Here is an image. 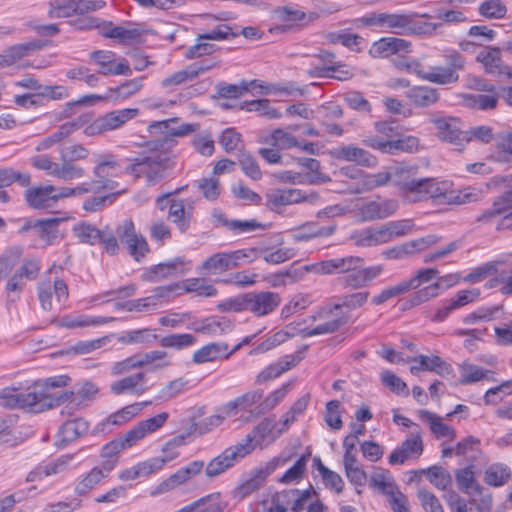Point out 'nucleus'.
<instances>
[{"mask_svg":"<svg viewBox=\"0 0 512 512\" xmlns=\"http://www.w3.org/2000/svg\"><path fill=\"white\" fill-rule=\"evenodd\" d=\"M414 17V13L370 12L356 18L353 23L356 28L376 27L386 33L414 35L419 31Z\"/></svg>","mask_w":512,"mask_h":512,"instance_id":"nucleus-1","label":"nucleus"},{"mask_svg":"<svg viewBox=\"0 0 512 512\" xmlns=\"http://www.w3.org/2000/svg\"><path fill=\"white\" fill-rule=\"evenodd\" d=\"M171 365L172 359L166 351L152 350L114 362L110 368V373L112 376H121L142 368H146L150 372H156Z\"/></svg>","mask_w":512,"mask_h":512,"instance_id":"nucleus-2","label":"nucleus"},{"mask_svg":"<svg viewBox=\"0 0 512 512\" xmlns=\"http://www.w3.org/2000/svg\"><path fill=\"white\" fill-rule=\"evenodd\" d=\"M258 257H260V251L256 248L218 252L207 258L202 263L200 270L207 274H219L250 263Z\"/></svg>","mask_w":512,"mask_h":512,"instance_id":"nucleus-3","label":"nucleus"},{"mask_svg":"<svg viewBox=\"0 0 512 512\" xmlns=\"http://www.w3.org/2000/svg\"><path fill=\"white\" fill-rule=\"evenodd\" d=\"M42 391L41 386H30L26 390L5 387L0 390V405L9 409L18 408L40 413L38 402L41 400Z\"/></svg>","mask_w":512,"mask_h":512,"instance_id":"nucleus-4","label":"nucleus"},{"mask_svg":"<svg viewBox=\"0 0 512 512\" xmlns=\"http://www.w3.org/2000/svg\"><path fill=\"white\" fill-rule=\"evenodd\" d=\"M138 108L117 109L99 116L84 128L86 136H96L121 129L139 115Z\"/></svg>","mask_w":512,"mask_h":512,"instance_id":"nucleus-5","label":"nucleus"},{"mask_svg":"<svg viewBox=\"0 0 512 512\" xmlns=\"http://www.w3.org/2000/svg\"><path fill=\"white\" fill-rule=\"evenodd\" d=\"M320 195L313 190H302L298 188H276L266 194V205L273 211H279L282 207L310 203L317 204Z\"/></svg>","mask_w":512,"mask_h":512,"instance_id":"nucleus-6","label":"nucleus"},{"mask_svg":"<svg viewBox=\"0 0 512 512\" xmlns=\"http://www.w3.org/2000/svg\"><path fill=\"white\" fill-rule=\"evenodd\" d=\"M30 164L38 170L45 171L48 176L65 182L80 179L85 175V169L68 162L57 163L47 154H36L30 157Z\"/></svg>","mask_w":512,"mask_h":512,"instance_id":"nucleus-7","label":"nucleus"},{"mask_svg":"<svg viewBox=\"0 0 512 512\" xmlns=\"http://www.w3.org/2000/svg\"><path fill=\"white\" fill-rule=\"evenodd\" d=\"M438 274L439 272L435 268L421 269L412 278L383 289L379 294L372 297L371 303L381 305L390 299L406 294L410 290L418 289L421 285L437 278Z\"/></svg>","mask_w":512,"mask_h":512,"instance_id":"nucleus-8","label":"nucleus"},{"mask_svg":"<svg viewBox=\"0 0 512 512\" xmlns=\"http://www.w3.org/2000/svg\"><path fill=\"white\" fill-rule=\"evenodd\" d=\"M41 270L38 260H26L15 272L8 278L4 292L8 304H14L20 300L27 282L35 280Z\"/></svg>","mask_w":512,"mask_h":512,"instance_id":"nucleus-9","label":"nucleus"},{"mask_svg":"<svg viewBox=\"0 0 512 512\" xmlns=\"http://www.w3.org/2000/svg\"><path fill=\"white\" fill-rule=\"evenodd\" d=\"M398 202L394 199L376 198L373 200H356L353 204L355 216L362 222L382 220L396 213Z\"/></svg>","mask_w":512,"mask_h":512,"instance_id":"nucleus-10","label":"nucleus"},{"mask_svg":"<svg viewBox=\"0 0 512 512\" xmlns=\"http://www.w3.org/2000/svg\"><path fill=\"white\" fill-rule=\"evenodd\" d=\"M250 453V446L238 445L237 443L229 446L204 467L205 475L209 479H214L234 467Z\"/></svg>","mask_w":512,"mask_h":512,"instance_id":"nucleus-11","label":"nucleus"},{"mask_svg":"<svg viewBox=\"0 0 512 512\" xmlns=\"http://www.w3.org/2000/svg\"><path fill=\"white\" fill-rule=\"evenodd\" d=\"M116 233L135 261H141L150 252L146 238L137 232L135 224L131 219H125L119 224L116 228Z\"/></svg>","mask_w":512,"mask_h":512,"instance_id":"nucleus-12","label":"nucleus"},{"mask_svg":"<svg viewBox=\"0 0 512 512\" xmlns=\"http://www.w3.org/2000/svg\"><path fill=\"white\" fill-rule=\"evenodd\" d=\"M165 164L160 154L151 153L146 156H139L133 163L125 168L127 174L135 177L146 176L148 181L155 183L163 177Z\"/></svg>","mask_w":512,"mask_h":512,"instance_id":"nucleus-13","label":"nucleus"},{"mask_svg":"<svg viewBox=\"0 0 512 512\" xmlns=\"http://www.w3.org/2000/svg\"><path fill=\"white\" fill-rule=\"evenodd\" d=\"M121 174V164L111 154L100 156L98 163L93 169L94 182L100 191L115 190L118 187V183L112 178L119 177Z\"/></svg>","mask_w":512,"mask_h":512,"instance_id":"nucleus-14","label":"nucleus"},{"mask_svg":"<svg viewBox=\"0 0 512 512\" xmlns=\"http://www.w3.org/2000/svg\"><path fill=\"white\" fill-rule=\"evenodd\" d=\"M38 300L44 311L53 310V296L59 304H64L69 296L67 283L61 278L48 279L38 283Z\"/></svg>","mask_w":512,"mask_h":512,"instance_id":"nucleus-15","label":"nucleus"},{"mask_svg":"<svg viewBox=\"0 0 512 512\" xmlns=\"http://www.w3.org/2000/svg\"><path fill=\"white\" fill-rule=\"evenodd\" d=\"M90 59L98 67L102 76H130L132 69L125 59H117L116 54L108 50H97L90 54Z\"/></svg>","mask_w":512,"mask_h":512,"instance_id":"nucleus-16","label":"nucleus"},{"mask_svg":"<svg viewBox=\"0 0 512 512\" xmlns=\"http://www.w3.org/2000/svg\"><path fill=\"white\" fill-rule=\"evenodd\" d=\"M359 265H363V259L358 256L336 257L323 260L315 264L306 265V272H313L320 275H329L335 273L347 274Z\"/></svg>","mask_w":512,"mask_h":512,"instance_id":"nucleus-17","label":"nucleus"},{"mask_svg":"<svg viewBox=\"0 0 512 512\" xmlns=\"http://www.w3.org/2000/svg\"><path fill=\"white\" fill-rule=\"evenodd\" d=\"M281 304V297L272 291L247 292V312L255 317H265L273 313Z\"/></svg>","mask_w":512,"mask_h":512,"instance_id":"nucleus-18","label":"nucleus"},{"mask_svg":"<svg viewBox=\"0 0 512 512\" xmlns=\"http://www.w3.org/2000/svg\"><path fill=\"white\" fill-rule=\"evenodd\" d=\"M114 469L113 461H103L99 466H94L89 472L81 475L74 486V492L78 496H86L101 485Z\"/></svg>","mask_w":512,"mask_h":512,"instance_id":"nucleus-19","label":"nucleus"},{"mask_svg":"<svg viewBox=\"0 0 512 512\" xmlns=\"http://www.w3.org/2000/svg\"><path fill=\"white\" fill-rule=\"evenodd\" d=\"M481 220L495 223L497 229H512V189L496 200Z\"/></svg>","mask_w":512,"mask_h":512,"instance_id":"nucleus-20","label":"nucleus"},{"mask_svg":"<svg viewBox=\"0 0 512 512\" xmlns=\"http://www.w3.org/2000/svg\"><path fill=\"white\" fill-rule=\"evenodd\" d=\"M190 270V265L183 258L177 257L167 262L151 266L142 278L148 282H158L168 278H175L186 274Z\"/></svg>","mask_w":512,"mask_h":512,"instance_id":"nucleus-21","label":"nucleus"},{"mask_svg":"<svg viewBox=\"0 0 512 512\" xmlns=\"http://www.w3.org/2000/svg\"><path fill=\"white\" fill-rule=\"evenodd\" d=\"M280 463L281 459L279 457H274L264 466L253 470L249 477L237 486L235 491L236 496L243 499L258 490L267 477L277 469Z\"/></svg>","mask_w":512,"mask_h":512,"instance_id":"nucleus-22","label":"nucleus"},{"mask_svg":"<svg viewBox=\"0 0 512 512\" xmlns=\"http://www.w3.org/2000/svg\"><path fill=\"white\" fill-rule=\"evenodd\" d=\"M38 405H40V412L60 407L62 416H73L84 409V406L73 396V391H62L58 396H47L42 393Z\"/></svg>","mask_w":512,"mask_h":512,"instance_id":"nucleus-23","label":"nucleus"},{"mask_svg":"<svg viewBox=\"0 0 512 512\" xmlns=\"http://www.w3.org/2000/svg\"><path fill=\"white\" fill-rule=\"evenodd\" d=\"M143 80L144 77L127 80L117 87L109 88L106 96L86 95L80 98L77 103L85 104L87 102H99L106 98H110L115 101H124L137 94L143 88Z\"/></svg>","mask_w":512,"mask_h":512,"instance_id":"nucleus-24","label":"nucleus"},{"mask_svg":"<svg viewBox=\"0 0 512 512\" xmlns=\"http://www.w3.org/2000/svg\"><path fill=\"white\" fill-rule=\"evenodd\" d=\"M411 47V42L406 39L385 36L372 43L369 55L373 58H388L396 54L410 53Z\"/></svg>","mask_w":512,"mask_h":512,"instance_id":"nucleus-25","label":"nucleus"},{"mask_svg":"<svg viewBox=\"0 0 512 512\" xmlns=\"http://www.w3.org/2000/svg\"><path fill=\"white\" fill-rule=\"evenodd\" d=\"M262 398L261 391H249L232 401L224 404L220 408V414L212 416L210 421L212 424L219 425L225 418L234 417L238 411H244L253 406Z\"/></svg>","mask_w":512,"mask_h":512,"instance_id":"nucleus-26","label":"nucleus"},{"mask_svg":"<svg viewBox=\"0 0 512 512\" xmlns=\"http://www.w3.org/2000/svg\"><path fill=\"white\" fill-rule=\"evenodd\" d=\"M411 171L412 168L395 167L393 171L382 170L377 173L363 172L358 186H355L353 189V194H362L385 186L394 176H400L404 173H410Z\"/></svg>","mask_w":512,"mask_h":512,"instance_id":"nucleus-27","label":"nucleus"},{"mask_svg":"<svg viewBox=\"0 0 512 512\" xmlns=\"http://www.w3.org/2000/svg\"><path fill=\"white\" fill-rule=\"evenodd\" d=\"M411 171L412 168L395 167L393 171L382 170L377 173L363 172L358 186H355L353 189V194H362L385 186L394 176H400L404 173H410Z\"/></svg>","mask_w":512,"mask_h":512,"instance_id":"nucleus-28","label":"nucleus"},{"mask_svg":"<svg viewBox=\"0 0 512 512\" xmlns=\"http://www.w3.org/2000/svg\"><path fill=\"white\" fill-rule=\"evenodd\" d=\"M24 199L29 207L36 210H49L57 206L55 186L52 184L28 186Z\"/></svg>","mask_w":512,"mask_h":512,"instance_id":"nucleus-29","label":"nucleus"},{"mask_svg":"<svg viewBox=\"0 0 512 512\" xmlns=\"http://www.w3.org/2000/svg\"><path fill=\"white\" fill-rule=\"evenodd\" d=\"M275 424L271 419L262 420L251 433L247 434L246 437L238 442V445L250 446L251 453L254 449L259 446L261 448L267 447L273 443L280 435L278 431L275 432Z\"/></svg>","mask_w":512,"mask_h":512,"instance_id":"nucleus-30","label":"nucleus"},{"mask_svg":"<svg viewBox=\"0 0 512 512\" xmlns=\"http://www.w3.org/2000/svg\"><path fill=\"white\" fill-rule=\"evenodd\" d=\"M150 387L147 385V376L144 372H138L125 376L111 383L110 391L112 394L141 396L145 394Z\"/></svg>","mask_w":512,"mask_h":512,"instance_id":"nucleus-31","label":"nucleus"},{"mask_svg":"<svg viewBox=\"0 0 512 512\" xmlns=\"http://www.w3.org/2000/svg\"><path fill=\"white\" fill-rule=\"evenodd\" d=\"M72 460V454H65L53 461L40 463L27 474L26 482H38L46 477L61 474L69 469Z\"/></svg>","mask_w":512,"mask_h":512,"instance_id":"nucleus-32","label":"nucleus"},{"mask_svg":"<svg viewBox=\"0 0 512 512\" xmlns=\"http://www.w3.org/2000/svg\"><path fill=\"white\" fill-rule=\"evenodd\" d=\"M332 156L338 160L355 162L364 167L377 165V158L368 151L353 144L343 145L332 151Z\"/></svg>","mask_w":512,"mask_h":512,"instance_id":"nucleus-33","label":"nucleus"},{"mask_svg":"<svg viewBox=\"0 0 512 512\" xmlns=\"http://www.w3.org/2000/svg\"><path fill=\"white\" fill-rule=\"evenodd\" d=\"M363 143L370 148L390 154H393L396 151L412 153L417 151L419 147V140L415 136H406L403 138L398 137L396 140H389L385 142H380L376 139L363 140Z\"/></svg>","mask_w":512,"mask_h":512,"instance_id":"nucleus-34","label":"nucleus"},{"mask_svg":"<svg viewBox=\"0 0 512 512\" xmlns=\"http://www.w3.org/2000/svg\"><path fill=\"white\" fill-rule=\"evenodd\" d=\"M476 59L483 65L485 72L488 74L507 76V71L511 69L510 66L504 65L501 50L497 47L483 49L478 53Z\"/></svg>","mask_w":512,"mask_h":512,"instance_id":"nucleus-35","label":"nucleus"},{"mask_svg":"<svg viewBox=\"0 0 512 512\" xmlns=\"http://www.w3.org/2000/svg\"><path fill=\"white\" fill-rule=\"evenodd\" d=\"M406 70L409 73L417 75L420 79L436 84H446L448 82V70L444 67H424L419 61L413 59L407 61Z\"/></svg>","mask_w":512,"mask_h":512,"instance_id":"nucleus-36","label":"nucleus"},{"mask_svg":"<svg viewBox=\"0 0 512 512\" xmlns=\"http://www.w3.org/2000/svg\"><path fill=\"white\" fill-rule=\"evenodd\" d=\"M423 452L422 439L419 435H413L406 439L402 445L395 450L389 456V463L391 465L403 464L407 459L411 457H418Z\"/></svg>","mask_w":512,"mask_h":512,"instance_id":"nucleus-37","label":"nucleus"},{"mask_svg":"<svg viewBox=\"0 0 512 512\" xmlns=\"http://www.w3.org/2000/svg\"><path fill=\"white\" fill-rule=\"evenodd\" d=\"M227 503L219 492H214L187 504L175 512H224Z\"/></svg>","mask_w":512,"mask_h":512,"instance_id":"nucleus-38","label":"nucleus"},{"mask_svg":"<svg viewBox=\"0 0 512 512\" xmlns=\"http://www.w3.org/2000/svg\"><path fill=\"white\" fill-rule=\"evenodd\" d=\"M350 239L358 247H374L388 243L382 225L355 230Z\"/></svg>","mask_w":512,"mask_h":512,"instance_id":"nucleus-39","label":"nucleus"},{"mask_svg":"<svg viewBox=\"0 0 512 512\" xmlns=\"http://www.w3.org/2000/svg\"><path fill=\"white\" fill-rule=\"evenodd\" d=\"M228 359V344L225 342H212L200 349L196 350L193 354L192 360L195 364H204L219 360Z\"/></svg>","mask_w":512,"mask_h":512,"instance_id":"nucleus-40","label":"nucleus"},{"mask_svg":"<svg viewBox=\"0 0 512 512\" xmlns=\"http://www.w3.org/2000/svg\"><path fill=\"white\" fill-rule=\"evenodd\" d=\"M89 423L83 418H74L66 421L58 431V440L62 446L76 441L87 434Z\"/></svg>","mask_w":512,"mask_h":512,"instance_id":"nucleus-41","label":"nucleus"},{"mask_svg":"<svg viewBox=\"0 0 512 512\" xmlns=\"http://www.w3.org/2000/svg\"><path fill=\"white\" fill-rule=\"evenodd\" d=\"M402 192L403 196L410 201L428 200V184L427 178L410 179L403 181H395Z\"/></svg>","mask_w":512,"mask_h":512,"instance_id":"nucleus-42","label":"nucleus"},{"mask_svg":"<svg viewBox=\"0 0 512 512\" xmlns=\"http://www.w3.org/2000/svg\"><path fill=\"white\" fill-rule=\"evenodd\" d=\"M81 127L79 121H72L63 123L54 133L43 138L36 146V151L42 152L49 150L53 146L58 143H61L63 140L68 138L71 134H73L76 130Z\"/></svg>","mask_w":512,"mask_h":512,"instance_id":"nucleus-43","label":"nucleus"},{"mask_svg":"<svg viewBox=\"0 0 512 512\" xmlns=\"http://www.w3.org/2000/svg\"><path fill=\"white\" fill-rule=\"evenodd\" d=\"M186 444V436L185 435H177L174 438L167 441L162 447V455L158 457L150 458V461L156 463L157 472L163 469L165 464L175 460L179 457L180 452L179 448Z\"/></svg>","mask_w":512,"mask_h":512,"instance_id":"nucleus-44","label":"nucleus"},{"mask_svg":"<svg viewBox=\"0 0 512 512\" xmlns=\"http://www.w3.org/2000/svg\"><path fill=\"white\" fill-rule=\"evenodd\" d=\"M168 215L179 231L185 233L190 226L192 207L186 209L184 201L181 199L171 200Z\"/></svg>","mask_w":512,"mask_h":512,"instance_id":"nucleus-45","label":"nucleus"},{"mask_svg":"<svg viewBox=\"0 0 512 512\" xmlns=\"http://www.w3.org/2000/svg\"><path fill=\"white\" fill-rule=\"evenodd\" d=\"M409 101L418 107H428L435 104L439 99L436 89L428 86H415L405 93Z\"/></svg>","mask_w":512,"mask_h":512,"instance_id":"nucleus-46","label":"nucleus"},{"mask_svg":"<svg viewBox=\"0 0 512 512\" xmlns=\"http://www.w3.org/2000/svg\"><path fill=\"white\" fill-rule=\"evenodd\" d=\"M455 479L458 488L467 495L471 496L474 491H482V486L475 477L473 463L456 470Z\"/></svg>","mask_w":512,"mask_h":512,"instance_id":"nucleus-47","label":"nucleus"},{"mask_svg":"<svg viewBox=\"0 0 512 512\" xmlns=\"http://www.w3.org/2000/svg\"><path fill=\"white\" fill-rule=\"evenodd\" d=\"M211 68V65H204L195 63L184 70H180L172 74L171 76L162 80V86L167 88L171 86L180 85L188 80L197 77L200 73H203Z\"/></svg>","mask_w":512,"mask_h":512,"instance_id":"nucleus-48","label":"nucleus"},{"mask_svg":"<svg viewBox=\"0 0 512 512\" xmlns=\"http://www.w3.org/2000/svg\"><path fill=\"white\" fill-rule=\"evenodd\" d=\"M115 320L114 317H104V316H90V315H77V316H65L61 320V325L63 327L72 329V328H81V327H96L105 325L107 323L113 322Z\"/></svg>","mask_w":512,"mask_h":512,"instance_id":"nucleus-49","label":"nucleus"},{"mask_svg":"<svg viewBox=\"0 0 512 512\" xmlns=\"http://www.w3.org/2000/svg\"><path fill=\"white\" fill-rule=\"evenodd\" d=\"M326 40L330 44H341L355 52L361 51V44L364 42L363 37L358 34L351 33L348 29L329 32L326 35Z\"/></svg>","mask_w":512,"mask_h":512,"instance_id":"nucleus-50","label":"nucleus"},{"mask_svg":"<svg viewBox=\"0 0 512 512\" xmlns=\"http://www.w3.org/2000/svg\"><path fill=\"white\" fill-rule=\"evenodd\" d=\"M492 129L488 126H478L469 131H458L450 129V143L456 141L469 142L472 139H477L481 142L488 143L492 140Z\"/></svg>","mask_w":512,"mask_h":512,"instance_id":"nucleus-51","label":"nucleus"},{"mask_svg":"<svg viewBox=\"0 0 512 512\" xmlns=\"http://www.w3.org/2000/svg\"><path fill=\"white\" fill-rule=\"evenodd\" d=\"M511 478V469L503 463H494L484 472V481L488 486L502 487Z\"/></svg>","mask_w":512,"mask_h":512,"instance_id":"nucleus-52","label":"nucleus"},{"mask_svg":"<svg viewBox=\"0 0 512 512\" xmlns=\"http://www.w3.org/2000/svg\"><path fill=\"white\" fill-rule=\"evenodd\" d=\"M480 445V439L474 436H468L460 441L454 449L450 448V455L454 453L455 455L463 456L470 463H473L482 453Z\"/></svg>","mask_w":512,"mask_h":512,"instance_id":"nucleus-53","label":"nucleus"},{"mask_svg":"<svg viewBox=\"0 0 512 512\" xmlns=\"http://www.w3.org/2000/svg\"><path fill=\"white\" fill-rule=\"evenodd\" d=\"M157 462H151L150 459L139 462L130 468L119 472L118 478L122 481H132L141 477H147L157 472Z\"/></svg>","mask_w":512,"mask_h":512,"instance_id":"nucleus-54","label":"nucleus"},{"mask_svg":"<svg viewBox=\"0 0 512 512\" xmlns=\"http://www.w3.org/2000/svg\"><path fill=\"white\" fill-rule=\"evenodd\" d=\"M150 403V401H144L141 403L127 405L111 414L103 424H112L117 426L123 425L137 416L142 411L143 407L149 405Z\"/></svg>","mask_w":512,"mask_h":512,"instance_id":"nucleus-55","label":"nucleus"},{"mask_svg":"<svg viewBox=\"0 0 512 512\" xmlns=\"http://www.w3.org/2000/svg\"><path fill=\"white\" fill-rule=\"evenodd\" d=\"M314 466L318 470L319 474L322 477L323 483L326 488H329L336 493H341L344 488V481L342 477L336 473L328 469L321 461L319 457H315L313 459Z\"/></svg>","mask_w":512,"mask_h":512,"instance_id":"nucleus-56","label":"nucleus"},{"mask_svg":"<svg viewBox=\"0 0 512 512\" xmlns=\"http://www.w3.org/2000/svg\"><path fill=\"white\" fill-rule=\"evenodd\" d=\"M310 75L312 77H331L340 81H346L351 79L354 74L348 65L338 63L322 68L316 67L310 70Z\"/></svg>","mask_w":512,"mask_h":512,"instance_id":"nucleus-57","label":"nucleus"},{"mask_svg":"<svg viewBox=\"0 0 512 512\" xmlns=\"http://www.w3.org/2000/svg\"><path fill=\"white\" fill-rule=\"evenodd\" d=\"M294 387V381L289 380L283 383L279 388L270 392L265 399L259 405L260 412L266 413L268 411L273 410L276 406H278L288 395V393Z\"/></svg>","mask_w":512,"mask_h":512,"instance_id":"nucleus-58","label":"nucleus"},{"mask_svg":"<svg viewBox=\"0 0 512 512\" xmlns=\"http://www.w3.org/2000/svg\"><path fill=\"white\" fill-rule=\"evenodd\" d=\"M497 93L493 94H465L463 95V104L469 108L478 110H490L496 108L498 104Z\"/></svg>","mask_w":512,"mask_h":512,"instance_id":"nucleus-59","label":"nucleus"},{"mask_svg":"<svg viewBox=\"0 0 512 512\" xmlns=\"http://www.w3.org/2000/svg\"><path fill=\"white\" fill-rule=\"evenodd\" d=\"M197 338L190 333H174L166 335L159 340V344L163 348H171L174 350H183L195 345Z\"/></svg>","mask_w":512,"mask_h":512,"instance_id":"nucleus-60","label":"nucleus"},{"mask_svg":"<svg viewBox=\"0 0 512 512\" xmlns=\"http://www.w3.org/2000/svg\"><path fill=\"white\" fill-rule=\"evenodd\" d=\"M179 284L180 290L186 293H195L201 297H214L217 295V289L213 285L207 284L204 279L189 278Z\"/></svg>","mask_w":512,"mask_h":512,"instance_id":"nucleus-61","label":"nucleus"},{"mask_svg":"<svg viewBox=\"0 0 512 512\" xmlns=\"http://www.w3.org/2000/svg\"><path fill=\"white\" fill-rule=\"evenodd\" d=\"M157 339V335L155 334L153 329L150 328H142L130 330L123 333L118 341L122 344L132 345V344H151Z\"/></svg>","mask_w":512,"mask_h":512,"instance_id":"nucleus-62","label":"nucleus"},{"mask_svg":"<svg viewBox=\"0 0 512 512\" xmlns=\"http://www.w3.org/2000/svg\"><path fill=\"white\" fill-rule=\"evenodd\" d=\"M74 236L81 242L89 245L99 244L101 241L102 231L92 224L81 222L73 227Z\"/></svg>","mask_w":512,"mask_h":512,"instance_id":"nucleus-63","label":"nucleus"},{"mask_svg":"<svg viewBox=\"0 0 512 512\" xmlns=\"http://www.w3.org/2000/svg\"><path fill=\"white\" fill-rule=\"evenodd\" d=\"M491 158L499 163H512V134L498 137Z\"/></svg>","mask_w":512,"mask_h":512,"instance_id":"nucleus-64","label":"nucleus"}]
</instances>
